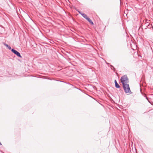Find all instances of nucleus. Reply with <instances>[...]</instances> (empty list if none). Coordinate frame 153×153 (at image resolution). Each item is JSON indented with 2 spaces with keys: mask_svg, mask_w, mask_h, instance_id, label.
Wrapping results in <instances>:
<instances>
[{
  "mask_svg": "<svg viewBox=\"0 0 153 153\" xmlns=\"http://www.w3.org/2000/svg\"><path fill=\"white\" fill-rule=\"evenodd\" d=\"M76 10L79 13V14H80V13H82L79 11L78 10L76 9Z\"/></svg>",
  "mask_w": 153,
  "mask_h": 153,
  "instance_id": "6e6552de",
  "label": "nucleus"
},
{
  "mask_svg": "<svg viewBox=\"0 0 153 153\" xmlns=\"http://www.w3.org/2000/svg\"><path fill=\"white\" fill-rule=\"evenodd\" d=\"M80 14L83 16V17L85 18L86 19L88 17L87 15L85 13H80Z\"/></svg>",
  "mask_w": 153,
  "mask_h": 153,
  "instance_id": "39448f33",
  "label": "nucleus"
},
{
  "mask_svg": "<svg viewBox=\"0 0 153 153\" xmlns=\"http://www.w3.org/2000/svg\"><path fill=\"white\" fill-rule=\"evenodd\" d=\"M111 68L112 69V68H113V69L115 71V68L114 67L112 66V65H111Z\"/></svg>",
  "mask_w": 153,
  "mask_h": 153,
  "instance_id": "1a4fd4ad",
  "label": "nucleus"
},
{
  "mask_svg": "<svg viewBox=\"0 0 153 153\" xmlns=\"http://www.w3.org/2000/svg\"><path fill=\"white\" fill-rule=\"evenodd\" d=\"M115 86L116 88H119L120 87V86L117 83H115Z\"/></svg>",
  "mask_w": 153,
  "mask_h": 153,
  "instance_id": "0eeeda50",
  "label": "nucleus"
},
{
  "mask_svg": "<svg viewBox=\"0 0 153 153\" xmlns=\"http://www.w3.org/2000/svg\"><path fill=\"white\" fill-rule=\"evenodd\" d=\"M89 22V23L92 25H94V24L93 22L92 21V20H91V19L89 18V17H88L86 19Z\"/></svg>",
  "mask_w": 153,
  "mask_h": 153,
  "instance_id": "20e7f679",
  "label": "nucleus"
},
{
  "mask_svg": "<svg viewBox=\"0 0 153 153\" xmlns=\"http://www.w3.org/2000/svg\"><path fill=\"white\" fill-rule=\"evenodd\" d=\"M11 51L13 53L16 54L17 56L20 58H22V56L21 55L20 53L19 52L15 50L14 49H12L11 50Z\"/></svg>",
  "mask_w": 153,
  "mask_h": 153,
  "instance_id": "7ed1b4c3",
  "label": "nucleus"
},
{
  "mask_svg": "<svg viewBox=\"0 0 153 153\" xmlns=\"http://www.w3.org/2000/svg\"><path fill=\"white\" fill-rule=\"evenodd\" d=\"M3 43L4 44V45L5 46H6L7 48H8V49L9 50H10L11 49V47L8 45L6 44L5 42H3Z\"/></svg>",
  "mask_w": 153,
  "mask_h": 153,
  "instance_id": "423d86ee",
  "label": "nucleus"
},
{
  "mask_svg": "<svg viewBox=\"0 0 153 153\" xmlns=\"http://www.w3.org/2000/svg\"><path fill=\"white\" fill-rule=\"evenodd\" d=\"M123 86L124 91L126 93H132L128 84H126L124 85H123Z\"/></svg>",
  "mask_w": 153,
  "mask_h": 153,
  "instance_id": "f03ea898",
  "label": "nucleus"
},
{
  "mask_svg": "<svg viewBox=\"0 0 153 153\" xmlns=\"http://www.w3.org/2000/svg\"><path fill=\"white\" fill-rule=\"evenodd\" d=\"M146 97V99L147 100H148L147 97Z\"/></svg>",
  "mask_w": 153,
  "mask_h": 153,
  "instance_id": "9b49d317",
  "label": "nucleus"
},
{
  "mask_svg": "<svg viewBox=\"0 0 153 153\" xmlns=\"http://www.w3.org/2000/svg\"><path fill=\"white\" fill-rule=\"evenodd\" d=\"M117 83V81L116 80H114V83H115H115Z\"/></svg>",
  "mask_w": 153,
  "mask_h": 153,
  "instance_id": "9d476101",
  "label": "nucleus"
},
{
  "mask_svg": "<svg viewBox=\"0 0 153 153\" xmlns=\"http://www.w3.org/2000/svg\"><path fill=\"white\" fill-rule=\"evenodd\" d=\"M120 81L123 85L127 84L129 82L128 79L126 75L122 76L120 78Z\"/></svg>",
  "mask_w": 153,
  "mask_h": 153,
  "instance_id": "f257e3e1",
  "label": "nucleus"
}]
</instances>
